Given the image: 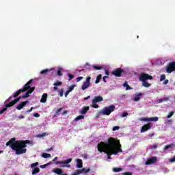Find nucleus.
I'll list each match as a JSON object with an SVG mask.
<instances>
[{"label": "nucleus", "instance_id": "60", "mask_svg": "<svg viewBox=\"0 0 175 175\" xmlns=\"http://www.w3.org/2000/svg\"><path fill=\"white\" fill-rule=\"evenodd\" d=\"M46 166H47V165H41L40 166V167L41 169H44V168L46 167Z\"/></svg>", "mask_w": 175, "mask_h": 175}, {"label": "nucleus", "instance_id": "62", "mask_svg": "<svg viewBox=\"0 0 175 175\" xmlns=\"http://www.w3.org/2000/svg\"><path fill=\"white\" fill-rule=\"evenodd\" d=\"M105 75L107 76H109V75H110V72H109V70H105Z\"/></svg>", "mask_w": 175, "mask_h": 175}, {"label": "nucleus", "instance_id": "45", "mask_svg": "<svg viewBox=\"0 0 175 175\" xmlns=\"http://www.w3.org/2000/svg\"><path fill=\"white\" fill-rule=\"evenodd\" d=\"M106 79H109V76H104L103 77V81H104V83H107V81H106Z\"/></svg>", "mask_w": 175, "mask_h": 175}, {"label": "nucleus", "instance_id": "61", "mask_svg": "<svg viewBox=\"0 0 175 175\" xmlns=\"http://www.w3.org/2000/svg\"><path fill=\"white\" fill-rule=\"evenodd\" d=\"M61 110H62V108L57 109L56 111V114H58V113H59V111H61Z\"/></svg>", "mask_w": 175, "mask_h": 175}, {"label": "nucleus", "instance_id": "3", "mask_svg": "<svg viewBox=\"0 0 175 175\" xmlns=\"http://www.w3.org/2000/svg\"><path fill=\"white\" fill-rule=\"evenodd\" d=\"M33 81V79H30L25 85L23 89H20L16 92L12 94L13 98H17L21 92H25V91H28L29 88H31V84Z\"/></svg>", "mask_w": 175, "mask_h": 175}, {"label": "nucleus", "instance_id": "37", "mask_svg": "<svg viewBox=\"0 0 175 175\" xmlns=\"http://www.w3.org/2000/svg\"><path fill=\"white\" fill-rule=\"evenodd\" d=\"M173 114H174V111L170 112L169 114L167 116V118H172Z\"/></svg>", "mask_w": 175, "mask_h": 175}, {"label": "nucleus", "instance_id": "31", "mask_svg": "<svg viewBox=\"0 0 175 175\" xmlns=\"http://www.w3.org/2000/svg\"><path fill=\"white\" fill-rule=\"evenodd\" d=\"M76 87L75 85H72L71 86H70L68 88V91L70 92H72L73 91V90H75V88Z\"/></svg>", "mask_w": 175, "mask_h": 175}, {"label": "nucleus", "instance_id": "35", "mask_svg": "<svg viewBox=\"0 0 175 175\" xmlns=\"http://www.w3.org/2000/svg\"><path fill=\"white\" fill-rule=\"evenodd\" d=\"M167 100H168V98L165 97L163 98L159 99V103H162V102H165V101H167Z\"/></svg>", "mask_w": 175, "mask_h": 175}, {"label": "nucleus", "instance_id": "55", "mask_svg": "<svg viewBox=\"0 0 175 175\" xmlns=\"http://www.w3.org/2000/svg\"><path fill=\"white\" fill-rule=\"evenodd\" d=\"M33 109H35V108H33V107H31L29 109H28L27 111V113H31V111H32V110H33Z\"/></svg>", "mask_w": 175, "mask_h": 175}, {"label": "nucleus", "instance_id": "53", "mask_svg": "<svg viewBox=\"0 0 175 175\" xmlns=\"http://www.w3.org/2000/svg\"><path fill=\"white\" fill-rule=\"evenodd\" d=\"M172 147V145H166L164 148V150H169Z\"/></svg>", "mask_w": 175, "mask_h": 175}, {"label": "nucleus", "instance_id": "49", "mask_svg": "<svg viewBox=\"0 0 175 175\" xmlns=\"http://www.w3.org/2000/svg\"><path fill=\"white\" fill-rule=\"evenodd\" d=\"M122 175H132L133 174L131 172H126L122 173Z\"/></svg>", "mask_w": 175, "mask_h": 175}, {"label": "nucleus", "instance_id": "25", "mask_svg": "<svg viewBox=\"0 0 175 175\" xmlns=\"http://www.w3.org/2000/svg\"><path fill=\"white\" fill-rule=\"evenodd\" d=\"M142 85L144 87H146V88H148V87H150L151 85V83H148V82L144 81H143Z\"/></svg>", "mask_w": 175, "mask_h": 175}, {"label": "nucleus", "instance_id": "22", "mask_svg": "<svg viewBox=\"0 0 175 175\" xmlns=\"http://www.w3.org/2000/svg\"><path fill=\"white\" fill-rule=\"evenodd\" d=\"M113 172H114V173H120V172H122V168H121V167H113Z\"/></svg>", "mask_w": 175, "mask_h": 175}, {"label": "nucleus", "instance_id": "10", "mask_svg": "<svg viewBox=\"0 0 175 175\" xmlns=\"http://www.w3.org/2000/svg\"><path fill=\"white\" fill-rule=\"evenodd\" d=\"M123 72H124V70L120 68H118L113 71H112V75H113V76H116V77H121V75H122Z\"/></svg>", "mask_w": 175, "mask_h": 175}, {"label": "nucleus", "instance_id": "29", "mask_svg": "<svg viewBox=\"0 0 175 175\" xmlns=\"http://www.w3.org/2000/svg\"><path fill=\"white\" fill-rule=\"evenodd\" d=\"M38 165H39V163L38 162H36V163H31L30 165V167L31 169H35V167H36V166H38Z\"/></svg>", "mask_w": 175, "mask_h": 175}, {"label": "nucleus", "instance_id": "41", "mask_svg": "<svg viewBox=\"0 0 175 175\" xmlns=\"http://www.w3.org/2000/svg\"><path fill=\"white\" fill-rule=\"evenodd\" d=\"M84 68H85V69H89L90 70V68H91V65H90V64H88V63H86L84 66Z\"/></svg>", "mask_w": 175, "mask_h": 175}, {"label": "nucleus", "instance_id": "51", "mask_svg": "<svg viewBox=\"0 0 175 175\" xmlns=\"http://www.w3.org/2000/svg\"><path fill=\"white\" fill-rule=\"evenodd\" d=\"M23 118H25V116H23V115L19 116L18 117V119L16 120V121H18V120H21V119H23Z\"/></svg>", "mask_w": 175, "mask_h": 175}, {"label": "nucleus", "instance_id": "36", "mask_svg": "<svg viewBox=\"0 0 175 175\" xmlns=\"http://www.w3.org/2000/svg\"><path fill=\"white\" fill-rule=\"evenodd\" d=\"M166 79V75H161L160 77V81H163V80Z\"/></svg>", "mask_w": 175, "mask_h": 175}, {"label": "nucleus", "instance_id": "23", "mask_svg": "<svg viewBox=\"0 0 175 175\" xmlns=\"http://www.w3.org/2000/svg\"><path fill=\"white\" fill-rule=\"evenodd\" d=\"M123 87H126V91L132 90V88L128 85V82H125L124 83H123Z\"/></svg>", "mask_w": 175, "mask_h": 175}, {"label": "nucleus", "instance_id": "32", "mask_svg": "<svg viewBox=\"0 0 175 175\" xmlns=\"http://www.w3.org/2000/svg\"><path fill=\"white\" fill-rule=\"evenodd\" d=\"M57 76H62V68H59L57 69Z\"/></svg>", "mask_w": 175, "mask_h": 175}, {"label": "nucleus", "instance_id": "39", "mask_svg": "<svg viewBox=\"0 0 175 175\" xmlns=\"http://www.w3.org/2000/svg\"><path fill=\"white\" fill-rule=\"evenodd\" d=\"M68 76L69 77L68 81H70V80H72V79H75V76L72 75V74H68Z\"/></svg>", "mask_w": 175, "mask_h": 175}, {"label": "nucleus", "instance_id": "7", "mask_svg": "<svg viewBox=\"0 0 175 175\" xmlns=\"http://www.w3.org/2000/svg\"><path fill=\"white\" fill-rule=\"evenodd\" d=\"M166 72L167 73H172L175 72V62L168 63L166 66Z\"/></svg>", "mask_w": 175, "mask_h": 175}, {"label": "nucleus", "instance_id": "15", "mask_svg": "<svg viewBox=\"0 0 175 175\" xmlns=\"http://www.w3.org/2000/svg\"><path fill=\"white\" fill-rule=\"evenodd\" d=\"M72 162V159H68L63 161H56L55 165H68V163H70Z\"/></svg>", "mask_w": 175, "mask_h": 175}, {"label": "nucleus", "instance_id": "2", "mask_svg": "<svg viewBox=\"0 0 175 175\" xmlns=\"http://www.w3.org/2000/svg\"><path fill=\"white\" fill-rule=\"evenodd\" d=\"M29 143L31 141L28 139L16 141V138H12L5 144V146H10V148L15 151L16 155H21L27 152V144Z\"/></svg>", "mask_w": 175, "mask_h": 175}, {"label": "nucleus", "instance_id": "20", "mask_svg": "<svg viewBox=\"0 0 175 175\" xmlns=\"http://www.w3.org/2000/svg\"><path fill=\"white\" fill-rule=\"evenodd\" d=\"M143 93H137V94H135V97L134 98V101L135 102H139V100H140V97L139 96H142Z\"/></svg>", "mask_w": 175, "mask_h": 175}, {"label": "nucleus", "instance_id": "28", "mask_svg": "<svg viewBox=\"0 0 175 175\" xmlns=\"http://www.w3.org/2000/svg\"><path fill=\"white\" fill-rule=\"evenodd\" d=\"M80 120H84V116L83 115H80L77 116L75 119V121H80Z\"/></svg>", "mask_w": 175, "mask_h": 175}, {"label": "nucleus", "instance_id": "9", "mask_svg": "<svg viewBox=\"0 0 175 175\" xmlns=\"http://www.w3.org/2000/svg\"><path fill=\"white\" fill-rule=\"evenodd\" d=\"M21 99V96L18 97L17 98H15L14 100H12L11 102L8 103L5 105V107L8 109V107H13L14 105L17 103V102H19V100Z\"/></svg>", "mask_w": 175, "mask_h": 175}, {"label": "nucleus", "instance_id": "21", "mask_svg": "<svg viewBox=\"0 0 175 175\" xmlns=\"http://www.w3.org/2000/svg\"><path fill=\"white\" fill-rule=\"evenodd\" d=\"M39 172H40V169L39 167H35L32 170L31 174L32 175L38 174Z\"/></svg>", "mask_w": 175, "mask_h": 175}, {"label": "nucleus", "instance_id": "16", "mask_svg": "<svg viewBox=\"0 0 175 175\" xmlns=\"http://www.w3.org/2000/svg\"><path fill=\"white\" fill-rule=\"evenodd\" d=\"M88 110H90V107H83L82 109L79 111L80 114H87Z\"/></svg>", "mask_w": 175, "mask_h": 175}, {"label": "nucleus", "instance_id": "26", "mask_svg": "<svg viewBox=\"0 0 175 175\" xmlns=\"http://www.w3.org/2000/svg\"><path fill=\"white\" fill-rule=\"evenodd\" d=\"M90 168L87 169V168H83L82 170H79V171L81 172V173H88V172H90Z\"/></svg>", "mask_w": 175, "mask_h": 175}, {"label": "nucleus", "instance_id": "59", "mask_svg": "<svg viewBox=\"0 0 175 175\" xmlns=\"http://www.w3.org/2000/svg\"><path fill=\"white\" fill-rule=\"evenodd\" d=\"M70 93V92H68V90L65 93V98H66L68 96V95H69V94Z\"/></svg>", "mask_w": 175, "mask_h": 175}, {"label": "nucleus", "instance_id": "17", "mask_svg": "<svg viewBox=\"0 0 175 175\" xmlns=\"http://www.w3.org/2000/svg\"><path fill=\"white\" fill-rule=\"evenodd\" d=\"M47 96L48 94L46 93L42 94V98L40 99L41 103H46L47 102Z\"/></svg>", "mask_w": 175, "mask_h": 175}, {"label": "nucleus", "instance_id": "11", "mask_svg": "<svg viewBox=\"0 0 175 175\" xmlns=\"http://www.w3.org/2000/svg\"><path fill=\"white\" fill-rule=\"evenodd\" d=\"M33 91H35V87H32V88L30 87V88L26 92V94L23 95L22 96H21V99H24L25 98H29V94H32V92H33Z\"/></svg>", "mask_w": 175, "mask_h": 175}, {"label": "nucleus", "instance_id": "27", "mask_svg": "<svg viewBox=\"0 0 175 175\" xmlns=\"http://www.w3.org/2000/svg\"><path fill=\"white\" fill-rule=\"evenodd\" d=\"M42 158H51V154L49 153H42Z\"/></svg>", "mask_w": 175, "mask_h": 175}, {"label": "nucleus", "instance_id": "57", "mask_svg": "<svg viewBox=\"0 0 175 175\" xmlns=\"http://www.w3.org/2000/svg\"><path fill=\"white\" fill-rule=\"evenodd\" d=\"M126 116H128V112H124V113L122 114V117H126Z\"/></svg>", "mask_w": 175, "mask_h": 175}, {"label": "nucleus", "instance_id": "24", "mask_svg": "<svg viewBox=\"0 0 175 175\" xmlns=\"http://www.w3.org/2000/svg\"><path fill=\"white\" fill-rule=\"evenodd\" d=\"M100 79H102V75L100 74L97 76L95 83L98 84V83L100 81Z\"/></svg>", "mask_w": 175, "mask_h": 175}, {"label": "nucleus", "instance_id": "5", "mask_svg": "<svg viewBox=\"0 0 175 175\" xmlns=\"http://www.w3.org/2000/svg\"><path fill=\"white\" fill-rule=\"evenodd\" d=\"M98 102H103V97L100 96H95L92 101V107H94V109H99V105H96Z\"/></svg>", "mask_w": 175, "mask_h": 175}, {"label": "nucleus", "instance_id": "44", "mask_svg": "<svg viewBox=\"0 0 175 175\" xmlns=\"http://www.w3.org/2000/svg\"><path fill=\"white\" fill-rule=\"evenodd\" d=\"M93 68H94L96 70H100V69H102V67L98 66H93Z\"/></svg>", "mask_w": 175, "mask_h": 175}, {"label": "nucleus", "instance_id": "48", "mask_svg": "<svg viewBox=\"0 0 175 175\" xmlns=\"http://www.w3.org/2000/svg\"><path fill=\"white\" fill-rule=\"evenodd\" d=\"M165 124H173V120L172 119L167 120V122H165Z\"/></svg>", "mask_w": 175, "mask_h": 175}, {"label": "nucleus", "instance_id": "13", "mask_svg": "<svg viewBox=\"0 0 175 175\" xmlns=\"http://www.w3.org/2000/svg\"><path fill=\"white\" fill-rule=\"evenodd\" d=\"M157 161V157H153L152 158L148 159V161L145 163V165H152V163H155Z\"/></svg>", "mask_w": 175, "mask_h": 175}, {"label": "nucleus", "instance_id": "12", "mask_svg": "<svg viewBox=\"0 0 175 175\" xmlns=\"http://www.w3.org/2000/svg\"><path fill=\"white\" fill-rule=\"evenodd\" d=\"M149 129H151V123H148L142 126L141 129V133L147 132V131H149Z\"/></svg>", "mask_w": 175, "mask_h": 175}, {"label": "nucleus", "instance_id": "19", "mask_svg": "<svg viewBox=\"0 0 175 175\" xmlns=\"http://www.w3.org/2000/svg\"><path fill=\"white\" fill-rule=\"evenodd\" d=\"M77 167L78 169H81V167H83V160L78 159L77 160Z\"/></svg>", "mask_w": 175, "mask_h": 175}, {"label": "nucleus", "instance_id": "50", "mask_svg": "<svg viewBox=\"0 0 175 175\" xmlns=\"http://www.w3.org/2000/svg\"><path fill=\"white\" fill-rule=\"evenodd\" d=\"M152 150H157V148H158V146L157 144H154L152 147H151Z\"/></svg>", "mask_w": 175, "mask_h": 175}, {"label": "nucleus", "instance_id": "34", "mask_svg": "<svg viewBox=\"0 0 175 175\" xmlns=\"http://www.w3.org/2000/svg\"><path fill=\"white\" fill-rule=\"evenodd\" d=\"M48 72H50V70L44 69V70H41L40 74L41 75H44V73H48Z\"/></svg>", "mask_w": 175, "mask_h": 175}, {"label": "nucleus", "instance_id": "4", "mask_svg": "<svg viewBox=\"0 0 175 175\" xmlns=\"http://www.w3.org/2000/svg\"><path fill=\"white\" fill-rule=\"evenodd\" d=\"M116 110V106L113 105H109V107H105L100 111V114L103 116H110L113 111Z\"/></svg>", "mask_w": 175, "mask_h": 175}, {"label": "nucleus", "instance_id": "43", "mask_svg": "<svg viewBox=\"0 0 175 175\" xmlns=\"http://www.w3.org/2000/svg\"><path fill=\"white\" fill-rule=\"evenodd\" d=\"M6 110H8V109H7L6 107H5L3 109H1L0 111V115L3 114V113H5V111H6Z\"/></svg>", "mask_w": 175, "mask_h": 175}, {"label": "nucleus", "instance_id": "18", "mask_svg": "<svg viewBox=\"0 0 175 175\" xmlns=\"http://www.w3.org/2000/svg\"><path fill=\"white\" fill-rule=\"evenodd\" d=\"M27 103H28V100L22 102L21 104L18 105V106L16 107L17 110H21V109H23L24 106L27 105Z\"/></svg>", "mask_w": 175, "mask_h": 175}, {"label": "nucleus", "instance_id": "64", "mask_svg": "<svg viewBox=\"0 0 175 175\" xmlns=\"http://www.w3.org/2000/svg\"><path fill=\"white\" fill-rule=\"evenodd\" d=\"M10 99H12V96L9 97L5 102H10Z\"/></svg>", "mask_w": 175, "mask_h": 175}, {"label": "nucleus", "instance_id": "54", "mask_svg": "<svg viewBox=\"0 0 175 175\" xmlns=\"http://www.w3.org/2000/svg\"><path fill=\"white\" fill-rule=\"evenodd\" d=\"M33 117H36V118H38V117H40V114L36 113L33 114Z\"/></svg>", "mask_w": 175, "mask_h": 175}, {"label": "nucleus", "instance_id": "6", "mask_svg": "<svg viewBox=\"0 0 175 175\" xmlns=\"http://www.w3.org/2000/svg\"><path fill=\"white\" fill-rule=\"evenodd\" d=\"M91 85V77H86L85 81H84L81 86V90L85 91Z\"/></svg>", "mask_w": 175, "mask_h": 175}, {"label": "nucleus", "instance_id": "56", "mask_svg": "<svg viewBox=\"0 0 175 175\" xmlns=\"http://www.w3.org/2000/svg\"><path fill=\"white\" fill-rule=\"evenodd\" d=\"M170 162H172V163L175 162V155L174 156L173 158L170 159Z\"/></svg>", "mask_w": 175, "mask_h": 175}, {"label": "nucleus", "instance_id": "30", "mask_svg": "<svg viewBox=\"0 0 175 175\" xmlns=\"http://www.w3.org/2000/svg\"><path fill=\"white\" fill-rule=\"evenodd\" d=\"M149 120H150V122L154 121L155 122H157V121H158L159 118L156 116V117L149 118Z\"/></svg>", "mask_w": 175, "mask_h": 175}, {"label": "nucleus", "instance_id": "63", "mask_svg": "<svg viewBox=\"0 0 175 175\" xmlns=\"http://www.w3.org/2000/svg\"><path fill=\"white\" fill-rule=\"evenodd\" d=\"M57 161H58V157H55L53 159V162H57Z\"/></svg>", "mask_w": 175, "mask_h": 175}, {"label": "nucleus", "instance_id": "40", "mask_svg": "<svg viewBox=\"0 0 175 175\" xmlns=\"http://www.w3.org/2000/svg\"><path fill=\"white\" fill-rule=\"evenodd\" d=\"M79 174H81V172L80 171V170H77L72 175H79Z\"/></svg>", "mask_w": 175, "mask_h": 175}, {"label": "nucleus", "instance_id": "52", "mask_svg": "<svg viewBox=\"0 0 175 175\" xmlns=\"http://www.w3.org/2000/svg\"><path fill=\"white\" fill-rule=\"evenodd\" d=\"M46 133H44L42 134H39L38 136L39 137H44V136H46Z\"/></svg>", "mask_w": 175, "mask_h": 175}, {"label": "nucleus", "instance_id": "1", "mask_svg": "<svg viewBox=\"0 0 175 175\" xmlns=\"http://www.w3.org/2000/svg\"><path fill=\"white\" fill-rule=\"evenodd\" d=\"M97 150L99 152L107 154V159H111V155H117L118 152H122L119 139H116L111 137L108 139L107 143L103 142L98 143Z\"/></svg>", "mask_w": 175, "mask_h": 175}, {"label": "nucleus", "instance_id": "42", "mask_svg": "<svg viewBox=\"0 0 175 175\" xmlns=\"http://www.w3.org/2000/svg\"><path fill=\"white\" fill-rule=\"evenodd\" d=\"M119 129H120V126H115L113 127L112 131H113V132H115V131H118Z\"/></svg>", "mask_w": 175, "mask_h": 175}, {"label": "nucleus", "instance_id": "38", "mask_svg": "<svg viewBox=\"0 0 175 175\" xmlns=\"http://www.w3.org/2000/svg\"><path fill=\"white\" fill-rule=\"evenodd\" d=\"M53 85H55V87H58L59 85H62V82L58 81V82L54 83Z\"/></svg>", "mask_w": 175, "mask_h": 175}, {"label": "nucleus", "instance_id": "47", "mask_svg": "<svg viewBox=\"0 0 175 175\" xmlns=\"http://www.w3.org/2000/svg\"><path fill=\"white\" fill-rule=\"evenodd\" d=\"M59 95L62 97L64 96V90H61L59 92Z\"/></svg>", "mask_w": 175, "mask_h": 175}, {"label": "nucleus", "instance_id": "8", "mask_svg": "<svg viewBox=\"0 0 175 175\" xmlns=\"http://www.w3.org/2000/svg\"><path fill=\"white\" fill-rule=\"evenodd\" d=\"M139 81H146L147 80H152V76L146 74V73H142L139 77Z\"/></svg>", "mask_w": 175, "mask_h": 175}, {"label": "nucleus", "instance_id": "58", "mask_svg": "<svg viewBox=\"0 0 175 175\" xmlns=\"http://www.w3.org/2000/svg\"><path fill=\"white\" fill-rule=\"evenodd\" d=\"M168 83H169V80L165 79V80L163 81V84H164V85H166V84H167Z\"/></svg>", "mask_w": 175, "mask_h": 175}, {"label": "nucleus", "instance_id": "14", "mask_svg": "<svg viewBox=\"0 0 175 175\" xmlns=\"http://www.w3.org/2000/svg\"><path fill=\"white\" fill-rule=\"evenodd\" d=\"M53 172L58 175H68V174H64V171L61 168H55L53 170Z\"/></svg>", "mask_w": 175, "mask_h": 175}, {"label": "nucleus", "instance_id": "46", "mask_svg": "<svg viewBox=\"0 0 175 175\" xmlns=\"http://www.w3.org/2000/svg\"><path fill=\"white\" fill-rule=\"evenodd\" d=\"M83 79H84V77H79L77 78V83H79V81H81V80H83Z\"/></svg>", "mask_w": 175, "mask_h": 175}, {"label": "nucleus", "instance_id": "33", "mask_svg": "<svg viewBox=\"0 0 175 175\" xmlns=\"http://www.w3.org/2000/svg\"><path fill=\"white\" fill-rule=\"evenodd\" d=\"M140 121L150 122V118H143L140 119Z\"/></svg>", "mask_w": 175, "mask_h": 175}]
</instances>
